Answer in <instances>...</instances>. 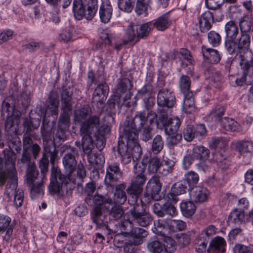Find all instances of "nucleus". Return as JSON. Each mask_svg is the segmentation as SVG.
Masks as SVG:
<instances>
[{"label":"nucleus","mask_w":253,"mask_h":253,"mask_svg":"<svg viewBox=\"0 0 253 253\" xmlns=\"http://www.w3.org/2000/svg\"><path fill=\"white\" fill-rule=\"evenodd\" d=\"M117 151L119 157L123 165L129 164L132 159L134 162L140 158L142 154L138 140L125 137L123 134L120 136L119 139Z\"/></svg>","instance_id":"f257e3e1"},{"label":"nucleus","mask_w":253,"mask_h":253,"mask_svg":"<svg viewBox=\"0 0 253 253\" xmlns=\"http://www.w3.org/2000/svg\"><path fill=\"white\" fill-rule=\"evenodd\" d=\"M133 171L135 175L131 179V183L126 189L129 195L128 203L130 206H139L138 200L147 180L145 168L140 164H135Z\"/></svg>","instance_id":"f03ea898"},{"label":"nucleus","mask_w":253,"mask_h":253,"mask_svg":"<svg viewBox=\"0 0 253 253\" xmlns=\"http://www.w3.org/2000/svg\"><path fill=\"white\" fill-rule=\"evenodd\" d=\"M61 113L58 122V127L68 129L70 123V117L73 108V88L63 85L60 89Z\"/></svg>","instance_id":"7ed1b4c3"},{"label":"nucleus","mask_w":253,"mask_h":253,"mask_svg":"<svg viewBox=\"0 0 253 253\" xmlns=\"http://www.w3.org/2000/svg\"><path fill=\"white\" fill-rule=\"evenodd\" d=\"M148 126V116L145 111H138L132 118L127 117L124 123L122 134L125 137L138 140V134Z\"/></svg>","instance_id":"20e7f679"},{"label":"nucleus","mask_w":253,"mask_h":253,"mask_svg":"<svg viewBox=\"0 0 253 253\" xmlns=\"http://www.w3.org/2000/svg\"><path fill=\"white\" fill-rule=\"evenodd\" d=\"M50 183L48 186V191L51 195L60 196L63 193V189L68 192L75 187L76 179H71L69 176L62 173L60 169L52 168L51 170Z\"/></svg>","instance_id":"39448f33"},{"label":"nucleus","mask_w":253,"mask_h":253,"mask_svg":"<svg viewBox=\"0 0 253 253\" xmlns=\"http://www.w3.org/2000/svg\"><path fill=\"white\" fill-rule=\"evenodd\" d=\"M98 120L96 117L90 118L80 127V132L82 136V147L83 152L87 156L91 153L94 148L93 141L91 135L95 128L98 126Z\"/></svg>","instance_id":"423d86ee"},{"label":"nucleus","mask_w":253,"mask_h":253,"mask_svg":"<svg viewBox=\"0 0 253 253\" xmlns=\"http://www.w3.org/2000/svg\"><path fill=\"white\" fill-rule=\"evenodd\" d=\"M92 0H84V3L87 6L85 10L83 0H74L73 2V12L75 18L78 20H82L84 17L88 20H91L95 15L97 9V0L93 3Z\"/></svg>","instance_id":"0eeeda50"},{"label":"nucleus","mask_w":253,"mask_h":253,"mask_svg":"<svg viewBox=\"0 0 253 253\" xmlns=\"http://www.w3.org/2000/svg\"><path fill=\"white\" fill-rule=\"evenodd\" d=\"M96 182L91 180L86 183L84 188V193L86 195L84 202L87 206H103L112 203V198L108 194L102 195L97 192L93 195L96 190Z\"/></svg>","instance_id":"6e6552de"},{"label":"nucleus","mask_w":253,"mask_h":253,"mask_svg":"<svg viewBox=\"0 0 253 253\" xmlns=\"http://www.w3.org/2000/svg\"><path fill=\"white\" fill-rule=\"evenodd\" d=\"M175 103L176 97L173 91L165 88L159 90L157 96V112L159 115L170 113Z\"/></svg>","instance_id":"1a4fd4ad"},{"label":"nucleus","mask_w":253,"mask_h":253,"mask_svg":"<svg viewBox=\"0 0 253 253\" xmlns=\"http://www.w3.org/2000/svg\"><path fill=\"white\" fill-rule=\"evenodd\" d=\"M241 57L239 65L243 75L235 80L236 84L238 86H242L245 84H250L253 83V54L248 53L247 56H242Z\"/></svg>","instance_id":"9d476101"},{"label":"nucleus","mask_w":253,"mask_h":253,"mask_svg":"<svg viewBox=\"0 0 253 253\" xmlns=\"http://www.w3.org/2000/svg\"><path fill=\"white\" fill-rule=\"evenodd\" d=\"M1 114L6 118L5 122V131L8 132H15L16 128L14 127L17 125L20 118V113L16 110L14 106L5 100L2 103Z\"/></svg>","instance_id":"9b49d317"},{"label":"nucleus","mask_w":253,"mask_h":253,"mask_svg":"<svg viewBox=\"0 0 253 253\" xmlns=\"http://www.w3.org/2000/svg\"><path fill=\"white\" fill-rule=\"evenodd\" d=\"M57 154L58 151L56 150L54 144L53 143H51V144H45L42 157L39 162V168L41 169L42 173L43 174V177L48 169V158H50L51 164L53 165L56 159L57 158Z\"/></svg>","instance_id":"f8f14e48"},{"label":"nucleus","mask_w":253,"mask_h":253,"mask_svg":"<svg viewBox=\"0 0 253 253\" xmlns=\"http://www.w3.org/2000/svg\"><path fill=\"white\" fill-rule=\"evenodd\" d=\"M104 183L107 188H113L115 183L122 177V172L117 162H109L106 164Z\"/></svg>","instance_id":"ddd939ff"},{"label":"nucleus","mask_w":253,"mask_h":253,"mask_svg":"<svg viewBox=\"0 0 253 253\" xmlns=\"http://www.w3.org/2000/svg\"><path fill=\"white\" fill-rule=\"evenodd\" d=\"M7 179L8 182L6 186L5 193L9 197L15 194L17 190L18 178L16 169L0 172V185H3Z\"/></svg>","instance_id":"4468645a"},{"label":"nucleus","mask_w":253,"mask_h":253,"mask_svg":"<svg viewBox=\"0 0 253 253\" xmlns=\"http://www.w3.org/2000/svg\"><path fill=\"white\" fill-rule=\"evenodd\" d=\"M189 191L190 199L189 200H182L180 206H187L188 204L194 205V203H202L208 199L209 195L207 189L201 186L196 187Z\"/></svg>","instance_id":"2eb2a0df"},{"label":"nucleus","mask_w":253,"mask_h":253,"mask_svg":"<svg viewBox=\"0 0 253 253\" xmlns=\"http://www.w3.org/2000/svg\"><path fill=\"white\" fill-rule=\"evenodd\" d=\"M78 156V150L75 148L72 147L63 156L62 163L64 169L67 173L66 176H69L70 178L72 174L75 170L77 166L76 157Z\"/></svg>","instance_id":"dca6fc26"},{"label":"nucleus","mask_w":253,"mask_h":253,"mask_svg":"<svg viewBox=\"0 0 253 253\" xmlns=\"http://www.w3.org/2000/svg\"><path fill=\"white\" fill-rule=\"evenodd\" d=\"M32 154V152L31 150L23 149L20 160L21 163L27 166L26 176L29 184L32 183L34 179L37 178V176L39 174L36 164L34 163H31Z\"/></svg>","instance_id":"f3484780"},{"label":"nucleus","mask_w":253,"mask_h":253,"mask_svg":"<svg viewBox=\"0 0 253 253\" xmlns=\"http://www.w3.org/2000/svg\"><path fill=\"white\" fill-rule=\"evenodd\" d=\"M170 113H165L159 115V120L166 133L177 132L181 125V121L177 117L169 118Z\"/></svg>","instance_id":"a211bd4d"},{"label":"nucleus","mask_w":253,"mask_h":253,"mask_svg":"<svg viewBox=\"0 0 253 253\" xmlns=\"http://www.w3.org/2000/svg\"><path fill=\"white\" fill-rule=\"evenodd\" d=\"M231 148L240 155L245 156L253 153V141L250 138H245L233 141Z\"/></svg>","instance_id":"6ab92c4d"},{"label":"nucleus","mask_w":253,"mask_h":253,"mask_svg":"<svg viewBox=\"0 0 253 253\" xmlns=\"http://www.w3.org/2000/svg\"><path fill=\"white\" fill-rule=\"evenodd\" d=\"M14 221L12 223L11 218L8 215L0 213V235L4 234L3 240L8 241L12 234Z\"/></svg>","instance_id":"aec40b11"},{"label":"nucleus","mask_w":253,"mask_h":253,"mask_svg":"<svg viewBox=\"0 0 253 253\" xmlns=\"http://www.w3.org/2000/svg\"><path fill=\"white\" fill-rule=\"evenodd\" d=\"M129 213L134 219H136L140 226L145 227L147 226L151 221V217L150 214L146 211L144 207H133Z\"/></svg>","instance_id":"412c9836"},{"label":"nucleus","mask_w":253,"mask_h":253,"mask_svg":"<svg viewBox=\"0 0 253 253\" xmlns=\"http://www.w3.org/2000/svg\"><path fill=\"white\" fill-rule=\"evenodd\" d=\"M133 84L131 81L128 78L122 77L118 79L116 86V93L117 95L121 96L122 94L128 92L124 97V100L129 99L132 93L130 91Z\"/></svg>","instance_id":"4be33fe9"},{"label":"nucleus","mask_w":253,"mask_h":253,"mask_svg":"<svg viewBox=\"0 0 253 253\" xmlns=\"http://www.w3.org/2000/svg\"><path fill=\"white\" fill-rule=\"evenodd\" d=\"M91 110L89 106L84 105L79 110H76L74 112V120L78 123L80 124V127H82L84 123L88 121L92 117H96L98 120V125H100V120L99 115H90Z\"/></svg>","instance_id":"5701e85b"},{"label":"nucleus","mask_w":253,"mask_h":253,"mask_svg":"<svg viewBox=\"0 0 253 253\" xmlns=\"http://www.w3.org/2000/svg\"><path fill=\"white\" fill-rule=\"evenodd\" d=\"M237 44L238 53L237 55H239L240 60H241L242 56H247L248 53H253L250 50V45L251 43V37L248 34H240V37L235 39Z\"/></svg>","instance_id":"b1692460"},{"label":"nucleus","mask_w":253,"mask_h":253,"mask_svg":"<svg viewBox=\"0 0 253 253\" xmlns=\"http://www.w3.org/2000/svg\"><path fill=\"white\" fill-rule=\"evenodd\" d=\"M102 212L101 207H94L91 212V218L97 227L102 228L104 234L109 236L111 235L113 231L109 228L107 225L104 224V216L103 215Z\"/></svg>","instance_id":"393cba45"},{"label":"nucleus","mask_w":253,"mask_h":253,"mask_svg":"<svg viewBox=\"0 0 253 253\" xmlns=\"http://www.w3.org/2000/svg\"><path fill=\"white\" fill-rule=\"evenodd\" d=\"M110 128L108 126L106 125H99V126L95 128L94 132V136L95 138V144L97 149L100 152L106 145L105 136L109 131Z\"/></svg>","instance_id":"a878e982"},{"label":"nucleus","mask_w":253,"mask_h":253,"mask_svg":"<svg viewBox=\"0 0 253 253\" xmlns=\"http://www.w3.org/2000/svg\"><path fill=\"white\" fill-rule=\"evenodd\" d=\"M199 30L202 33L209 31L214 22L213 13L209 10L205 11L198 18Z\"/></svg>","instance_id":"bb28decb"},{"label":"nucleus","mask_w":253,"mask_h":253,"mask_svg":"<svg viewBox=\"0 0 253 253\" xmlns=\"http://www.w3.org/2000/svg\"><path fill=\"white\" fill-rule=\"evenodd\" d=\"M161 160L157 157L144 156L141 161V166L147 167V171L150 174H155L160 170Z\"/></svg>","instance_id":"cd10ccee"},{"label":"nucleus","mask_w":253,"mask_h":253,"mask_svg":"<svg viewBox=\"0 0 253 253\" xmlns=\"http://www.w3.org/2000/svg\"><path fill=\"white\" fill-rule=\"evenodd\" d=\"M153 28L159 31H165L172 24V20L168 13H165L151 21Z\"/></svg>","instance_id":"c85d7f7f"},{"label":"nucleus","mask_w":253,"mask_h":253,"mask_svg":"<svg viewBox=\"0 0 253 253\" xmlns=\"http://www.w3.org/2000/svg\"><path fill=\"white\" fill-rule=\"evenodd\" d=\"M109 91V88L107 84L104 82L98 84L95 88L93 94L92 100L93 102L102 103L106 100Z\"/></svg>","instance_id":"c756f323"},{"label":"nucleus","mask_w":253,"mask_h":253,"mask_svg":"<svg viewBox=\"0 0 253 253\" xmlns=\"http://www.w3.org/2000/svg\"><path fill=\"white\" fill-rule=\"evenodd\" d=\"M226 242L224 238L216 236L211 242L207 253H225Z\"/></svg>","instance_id":"7c9ffc66"},{"label":"nucleus","mask_w":253,"mask_h":253,"mask_svg":"<svg viewBox=\"0 0 253 253\" xmlns=\"http://www.w3.org/2000/svg\"><path fill=\"white\" fill-rule=\"evenodd\" d=\"M201 50L204 59L208 62L212 64H217L220 61V55L216 49L208 48L203 45Z\"/></svg>","instance_id":"2f4dec72"},{"label":"nucleus","mask_w":253,"mask_h":253,"mask_svg":"<svg viewBox=\"0 0 253 253\" xmlns=\"http://www.w3.org/2000/svg\"><path fill=\"white\" fill-rule=\"evenodd\" d=\"M112 7L108 0L102 2L99 10L100 20L104 23H108L112 15Z\"/></svg>","instance_id":"473e14b6"},{"label":"nucleus","mask_w":253,"mask_h":253,"mask_svg":"<svg viewBox=\"0 0 253 253\" xmlns=\"http://www.w3.org/2000/svg\"><path fill=\"white\" fill-rule=\"evenodd\" d=\"M153 78L149 76H147L146 80V83L144 85L137 91L136 96L135 97L143 98L147 97L152 96L154 92V86L152 84Z\"/></svg>","instance_id":"72a5a7b5"},{"label":"nucleus","mask_w":253,"mask_h":253,"mask_svg":"<svg viewBox=\"0 0 253 253\" xmlns=\"http://www.w3.org/2000/svg\"><path fill=\"white\" fill-rule=\"evenodd\" d=\"M220 126L225 130L230 132H240L242 130V127L239 123L227 117L221 120Z\"/></svg>","instance_id":"f704fd0d"},{"label":"nucleus","mask_w":253,"mask_h":253,"mask_svg":"<svg viewBox=\"0 0 253 253\" xmlns=\"http://www.w3.org/2000/svg\"><path fill=\"white\" fill-rule=\"evenodd\" d=\"M162 186L160 177L153 176L147 183L146 189L147 192L151 193V198H154V196L161 191Z\"/></svg>","instance_id":"c9c22d12"},{"label":"nucleus","mask_w":253,"mask_h":253,"mask_svg":"<svg viewBox=\"0 0 253 253\" xmlns=\"http://www.w3.org/2000/svg\"><path fill=\"white\" fill-rule=\"evenodd\" d=\"M38 175L37 178L34 179L32 183L29 184L27 181V184L30 187V194L31 197L32 199L36 198L37 196H42L43 195V183L44 182V178L42 177L39 181H37L35 182L36 180H39V178ZM27 181V179H26Z\"/></svg>","instance_id":"e433bc0d"},{"label":"nucleus","mask_w":253,"mask_h":253,"mask_svg":"<svg viewBox=\"0 0 253 253\" xmlns=\"http://www.w3.org/2000/svg\"><path fill=\"white\" fill-rule=\"evenodd\" d=\"M112 35L111 34L103 30V32L100 34V39L97 41L95 44L94 49L103 51L107 45L112 46Z\"/></svg>","instance_id":"4c0bfd02"},{"label":"nucleus","mask_w":253,"mask_h":253,"mask_svg":"<svg viewBox=\"0 0 253 253\" xmlns=\"http://www.w3.org/2000/svg\"><path fill=\"white\" fill-rule=\"evenodd\" d=\"M44 113V109L41 106L37 107L33 113L31 111L30 114V123L28 128L32 127L33 129H37L41 124V121Z\"/></svg>","instance_id":"58836bf2"},{"label":"nucleus","mask_w":253,"mask_h":253,"mask_svg":"<svg viewBox=\"0 0 253 253\" xmlns=\"http://www.w3.org/2000/svg\"><path fill=\"white\" fill-rule=\"evenodd\" d=\"M129 235L130 245H137L142 243V239L147 236V232L144 229L136 227L132 228Z\"/></svg>","instance_id":"ea45409f"},{"label":"nucleus","mask_w":253,"mask_h":253,"mask_svg":"<svg viewBox=\"0 0 253 253\" xmlns=\"http://www.w3.org/2000/svg\"><path fill=\"white\" fill-rule=\"evenodd\" d=\"M54 126L53 124H47L45 122H42V125L41 127V132L42 133V139L44 144H51V143L54 144L52 141V138L53 137V128Z\"/></svg>","instance_id":"a19ab883"},{"label":"nucleus","mask_w":253,"mask_h":253,"mask_svg":"<svg viewBox=\"0 0 253 253\" xmlns=\"http://www.w3.org/2000/svg\"><path fill=\"white\" fill-rule=\"evenodd\" d=\"M206 75H209L210 84L215 88H219L223 81V77L220 73L216 72L213 68H210L206 71Z\"/></svg>","instance_id":"79ce46f5"},{"label":"nucleus","mask_w":253,"mask_h":253,"mask_svg":"<svg viewBox=\"0 0 253 253\" xmlns=\"http://www.w3.org/2000/svg\"><path fill=\"white\" fill-rule=\"evenodd\" d=\"M152 24L153 23L149 21L138 26L136 29L137 40L135 41V42H138L140 39H146L148 37L151 31L153 29Z\"/></svg>","instance_id":"37998d69"},{"label":"nucleus","mask_w":253,"mask_h":253,"mask_svg":"<svg viewBox=\"0 0 253 253\" xmlns=\"http://www.w3.org/2000/svg\"><path fill=\"white\" fill-rule=\"evenodd\" d=\"M210 154L208 148L203 146H196L193 149L192 156L194 159L205 162L207 160Z\"/></svg>","instance_id":"c03bdc74"},{"label":"nucleus","mask_w":253,"mask_h":253,"mask_svg":"<svg viewBox=\"0 0 253 253\" xmlns=\"http://www.w3.org/2000/svg\"><path fill=\"white\" fill-rule=\"evenodd\" d=\"M59 104V102L57 95L54 94L53 91L50 92L48 97L46 109L49 110L51 116L57 117L58 114Z\"/></svg>","instance_id":"a18cd8bd"},{"label":"nucleus","mask_w":253,"mask_h":253,"mask_svg":"<svg viewBox=\"0 0 253 253\" xmlns=\"http://www.w3.org/2000/svg\"><path fill=\"white\" fill-rule=\"evenodd\" d=\"M23 143V149L31 150L32 152V155L36 159L41 150V148L36 143L33 144V140L29 134L27 133L24 134Z\"/></svg>","instance_id":"49530a36"},{"label":"nucleus","mask_w":253,"mask_h":253,"mask_svg":"<svg viewBox=\"0 0 253 253\" xmlns=\"http://www.w3.org/2000/svg\"><path fill=\"white\" fill-rule=\"evenodd\" d=\"M3 153L4 154V159L5 161L6 166V170L4 171L16 169L15 167L16 156L12 149L9 147V148L5 149L3 151Z\"/></svg>","instance_id":"de8ad7c7"},{"label":"nucleus","mask_w":253,"mask_h":253,"mask_svg":"<svg viewBox=\"0 0 253 253\" xmlns=\"http://www.w3.org/2000/svg\"><path fill=\"white\" fill-rule=\"evenodd\" d=\"M87 160L95 170L101 169L105 163V158L100 153L90 154L87 156Z\"/></svg>","instance_id":"09e8293b"},{"label":"nucleus","mask_w":253,"mask_h":253,"mask_svg":"<svg viewBox=\"0 0 253 253\" xmlns=\"http://www.w3.org/2000/svg\"><path fill=\"white\" fill-rule=\"evenodd\" d=\"M190 238L188 235L180 233L176 235L175 240H172L170 237H168L166 238V242L169 241L171 246H174L175 243H177L180 246L184 247L190 243Z\"/></svg>","instance_id":"8fccbe9b"},{"label":"nucleus","mask_w":253,"mask_h":253,"mask_svg":"<svg viewBox=\"0 0 253 253\" xmlns=\"http://www.w3.org/2000/svg\"><path fill=\"white\" fill-rule=\"evenodd\" d=\"M199 180L198 174L192 170L185 173L184 176L183 181L188 184V191L197 187L196 185Z\"/></svg>","instance_id":"3c124183"},{"label":"nucleus","mask_w":253,"mask_h":253,"mask_svg":"<svg viewBox=\"0 0 253 253\" xmlns=\"http://www.w3.org/2000/svg\"><path fill=\"white\" fill-rule=\"evenodd\" d=\"M184 95L183 107L187 112L190 113L195 109V98L193 91L182 93Z\"/></svg>","instance_id":"603ef678"},{"label":"nucleus","mask_w":253,"mask_h":253,"mask_svg":"<svg viewBox=\"0 0 253 253\" xmlns=\"http://www.w3.org/2000/svg\"><path fill=\"white\" fill-rule=\"evenodd\" d=\"M226 38L236 39L239 34L237 25L233 21L228 22L225 26Z\"/></svg>","instance_id":"864d4df0"},{"label":"nucleus","mask_w":253,"mask_h":253,"mask_svg":"<svg viewBox=\"0 0 253 253\" xmlns=\"http://www.w3.org/2000/svg\"><path fill=\"white\" fill-rule=\"evenodd\" d=\"M226 109L225 106L220 104H214L212 107L210 115L215 121H221L222 117L224 115Z\"/></svg>","instance_id":"5fc2aeb1"},{"label":"nucleus","mask_w":253,"mask_h":253,"mask_svg":"<svg viewBox=\"0 0 253 253\" xmlns=\"http://www.w3.org/2000/svg\"><path fill=\"white\" fill-rule=\"evenodd\" d=\"M208 142L209 148L211 150H215L217 148L221 149L224 147L227 144L226 139L222 137H212L209 138Z\"/></svg>","instance_id":"6e6d98bb"},{"label":"nucleus","mask_w":253,"mask_h":253,"mask_svg":"<svg viewBox=\"0 0 253 253\" xmlns=\"http://www.w3.org/2000/svg\"><path fill=\"white\" fill-rule=\"evenodd\" d=\"M164 141L161 135L157 134L153 138L151 143V151L154 155L159 154L163 149Z\"/></svg>","instance_id":"4d7b16f0"},{"label":"nucleus","mask_w":253,"mask_h":253,"mask_svg":"<svg viewBox=\"0 0 253 253\" xmlns=\"http://www.w3.org/2000/svg\"><path fill=\"white\" fill-rule=\"evenodd\" d=\"M207 184L211 187H220L225 184V181L221 174H215L209 176L207 179Z\"/></svg>","instance_id":"13d9d810"},{"label":"nucleus","mask_w":253,"mask_h":253,"mask_svg":"<svg viewBox=\"0 0 253 253\" xmlns=\"http://www.w3.org/2000/svg\"><path fill=\"white\" fill-rule=\"evenodd\" d=\"M135 39L137 40V34L135 32L134 23H130L125 30L123 37V43L126 44L129 42H133Z\"/></svg>","instance_id":"bf43d9fd"},{"label":"nucleus","mask_w":253,"mask_h":253,"mask_svg":"<svg viewBox=\"0 0 253 253\" xmlns=\"http://www.w3.org/2000/svg\"><path fill=\"white\" fill-rule=\"evenodd\" d=\"M147 248L152 253H167L165 246L158 241H150Z\"/></svg>","instance_id":"052dcab7"},{"label":"nucleus","mask_w":253,"mask_h":253,"mask_svg":"<svg viewBox=\"0 0 253 253\" xmlns=\"http://www.w3.org/2000/svg\"><path fill=\"white\" fill-rule=\"evenodd\" d=\"M191 81L190 78L185 75H182L178 81V84L182 93L192 91L190 90Z\"/></svg>","instance_id":"680f3d73"},{"label":"nucleus","mask_w":253,"mask_h":253,"mask_svg":"<svg viewBox=\"0 0 253 253\" xmlns=\"http://www.w3.org/2000/svg\"><path fill=\"white\" fill-rule=\"evenodd\" d=\"M129 237L124 235L123 234H117L114 237V245L118 248H121L124 246L125 251H127V244L130 245Z\"/></svg>","instance_id":"e2e57ef3"},{"label":"nucleus","mask_w":253,"mask_h":253,"mask_svg":"<svg viewBox=\"0 0 253 253\" xmlns=\"http://www.w3.org/2000/svg\"><path fill=\"white\" fill-rule=\"evenodd\" d=\"M166 133L169 135L166 140L167 145L169 147L177 145L182 140V135L177 132Z\"/></svg>","instance_id":"0e129e2a"},{"label":"nucleus","mask_w":253,"mask_h":253,"mask_svg":"<svg viewBox=\"0 0 253 253\" xmlns=\"http://www.w3.org/2000/svg\"><path fill=\"white\" fill-rule=\"evenodd\" d=\"M208 41L213 47H217L221 42V37L220 34L214 31H211L207 35Z\"/></svg>","instance_id":"69168bd1"},{"label":"nucleus","mask_w":253,"mask_h":253,"mask_svg":"<svg viewBox=\"0 0 253 253\" xmlns=\"http://www.w3.org/2000/svg\"><path fill=\"white\" fill-rule=\"evenodd\" d=\"M193 128L196 140L201 141L207 136V130L205 125H193Z\"/></svg>","instance_id":"338daca9"},{"label":"nucleus","mask_w":253,"mask_h":253,"mask_svg":"<svg viewBox=\"0 0 253 253\" xmlns=\"http://www.w3.org/2000/svg\"><path fill=\"white\" fill-rule=\"evenodd\" d=\"M168 225L170 231L175 232L182 231L185 229L186 224L185 222L180 220H170L168 221Z\"/></svg>","instance_id":"774afa93"}]
</instances>
